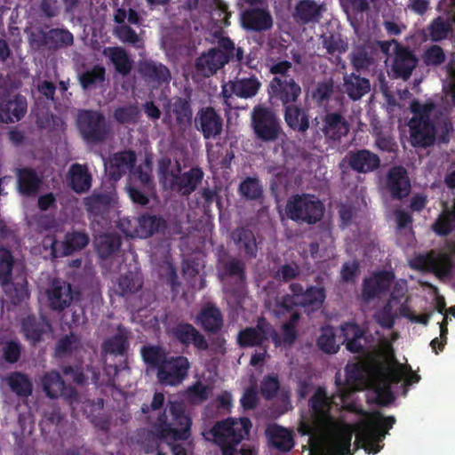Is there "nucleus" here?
I'll use <instances>...</instances> for the list:
<instances>
[{"instance_id":"nucleus-2","label":"nucleus","mask_w":455,"mask_h":455,"mask_svg":"<svg viewBox=\"0 0 455 455\" xmlns=\"http://www.w3.org/2000/svg\"><path fill=\"white\" fill-rule=\"evenodd\" d=\"M344 408L349 412L363 417V419L355 426L351 425L354 432H357L355 443L356 449L363 448L369 454L379 452L382 447L379 443L393 427L395 423V417L384 416L379 411L368 412L355 403H348Z\"/></svg>"},{"instance_id":"nucleus-39","label":"nucleus","mask_w":455,"mask_h":455,"mask_svg":"<svg viewBox=\"0 0 455 455\" xmlns=\"http://www.w3.org/2000/svg\"><path fill=\"white\" fill-rule=\"evenodd\" d=\"M103 54L109 59L116 71L123 76H127L132 69V60L127 52L120 46L106 47Z\"/></svg>"},{"instance_id":"nucleus-42","label":"nucleus","mask_w":455,"mask_h":455,"mask_svg":"<svg viewBox=\"0 0 455 455\" xmlns=\"http://www.w3.org/2000/svg\"><path fill=\"white\" fill-rule=\"evenodd\" d=\"M61 371L79 386L84 385L89 378L93 383H97L100 378V370L92 365H86L85 370L81 365H64Z\"/></svg>"},{"instance_id":"nucleus-22","label":"nucleus","mask_w":455,"mask_h":455,"mask_svg":"<svg viewBox=\"0 0 455 455\" xmlns=\"http://www.w3.org/2000/svg\"><path fill=\"white\" fill-rule=\"evenodd\" d=\"M172 334L175 339L185 347L193 345L200 351L209 349V343L205 337L191 323H179L172 329Z\"/></svg>"},{"instance_id":"nucleus-46","label":"nucleus","mask_w":455,"mask_h":455,"mask_svg":"<svg viewBox=\"0 0 455 455\" xmlns=\"http://www.w3.org/2000/svg\"><path fill=\"white\" fill-rule=\"evenodd\" d=\"M5 383L11 391L19 397L28 398L32 394L33 384L25 373L12 371L6 376Z\"/></svg>"},{"instance_id":"nucleus-44","label":"nucleus","mask_w":455,"mask_h":455,"mask_svg":"<svg viewBox=\"0 0 455 455\" xmlns=\"http://www.w3.org/2000/svg\"><path fill=\"white\" fill-rule=\"evenodd\" d=\"M172 112L175 117L178 127L185 131L192 124L193 111L189 99L178 97L172 104Z\"/></svg>"},{"instance_id":"nucleus-24","label":"nucleus","mask_w":455,"mask_h":455,"mask_svg":"<svg viewBox=\"0 0 455 455\" xmlns=\"http://www.w3.org/2000/svg\"><path fill=\"white\" fill-rule=\"evenodd\" d=\"M411 267L418 270L427 269L435 275H447L451 268V260L446 253H440L437 256H434L432 253L419 254L411 262Z\"/></svg>"},{"instance_id":"nucleus-31","label":"nucleus","mask_w":455,"mask_h":455,"mask_svg":"<svg viewBox=\"0 0 455 455\" xmlns=\"http://www.w3.org/2000/svg\"><path fill=\"white\" fill-rule=\"evenodd\" d=\"M218 275L221 280L233 278L236 284L243 286L246 283V265L238 258L229 257L220 263Z\"/></svg>"},{"instance_id":"nucleus-6","label":"nucleus","mask_w":455,"mask_h":455,"mask_svg":"<svg viewBox=\"0 0 455 455\" xmlns=\"http://www.w3.org/2000/svg\"><path fill=\"white\" fill-rule=\"evenodd\" d=\"M243 59V50L235 47L229 37L221 36L218 40V48H212L196 59V69L202 76L210 77L229 61L242 63Z\"/></svg>"},{"instance_id":"nucleus-4","label":"nucleus","mask_w":455,"mask_h":455,"mask_svg":"<svg viewBox=\"0 0 455 455\" xmlns=\"http://www.w3.org/2000/svg\"><path fill=\"white\" fill-rule=\"evenodd\" d=\"M410 108L413 115L408 123L411 146L419 148L433 146L436 140L435 124L431 119L435 104L432 102L420 103L418 100H413Z\"/></svg>"},{"instance_id":"nucleus-37","label":"nucleus","mask_w":455,"mask_h":455,"mask_svg":"<svg viewBox=\"0 0 455 455\" xmlns=\"http://www.w3.org/2000/svg\"><path fill=\"white\" fill-rule=\"evenodd\" d=\"M231 237L238 249L242 251L247 259L257 257L258 245L253 232L246 228L241 227L235 228Z\"/></svg>"},{"instance_id":"nucleus-55","label":"nucleus","mask_w":455,"mask_h":455,"mask_svg":"<svg viewBox=\"0 0 455 455\" xmlns=\"http://www.w3.org/2000/svg\"><path fill=\"white\" fill-rule=\"evenodd\" d=\"M96 250L101 259H108L121 246V238L116 234H106L96 239Z\"/></svg>"},{"instance_id":"nucleus-36","label":"nucleus","mask_w":455,"mask_h":455,"mask_svg":"<svg viewBox=\"0 0 455 455\" xmlns=\"http://www.w3.org/2000/svg\"><path fill=\"white\" fill-rule=\"evenodd\" d=\"M42 180L36 172L29 167L17 171L18 190L22 196H35L40 188Z\"/></svg>"},{"instance_id":"nucleus-58","label":"nucleus","mask_w":455,"mask_h":455,"mask_svg":"<svg viewBox=\"0 0 455 455\" xmlns=\"http://www.w3.org/2000/svg\"><path fill=\"white\" fill-rule=\"evenodd\" d=\"M106 80V69L101 65H95L79 76V83L84 90L91 89Z\"/></svg>"},{"instance_id":"nucleus-40","label":"nucleus","mask_w":455,"mask_h":455,"mask_svg":"<svg viewBox=\"0 0 455 455\" xmlns=\"http://www.w3.org/2000/svg\"><path fill=\"white\" fill-rule=\"evenodd\" d=\"M375 48L371 43L356 45L352 52L350 61L356 71L368 69L374 64Z\"/></svg>"},{"instance_id":"nucleus-11","label":"nucleus","mask_w":455,"mask_h":455,"mask_svg":"<svg viewBox=\"0 0 455 455\" xmlns=\"http://www.w3.org/2000/svg\"><path fill=\"white\" fill-rule=\"evenodd\" d=\"M260 87L261 83L255 75L247 77L236 76L222 85L220 95L223 103L232 108L231 100L234 95L241 99H251L258 94Z\"/></svg>"},{"instance_id":"nucleus-61","label":"nucleus","mask_w":455,"mask_h":455,"mask_svg":"<svg viewBox=\"0 0 455 455\" xmlns=\"http://www.w3.org/2000/svg\"><path fill=\"white\" fill-rule=\"evenodd\" d=\"M266 339L258 333L252 327H246L241 330L237 336V343L241 347H260Z\"/></svg>"},{"instance_id":"nucleus-63","label":"nucleus","mask_w":455,"mask_h":455,"mask_svg":"<svg viewBox=\"0 0 455 455\" xmlns=\"http://www.w3.org/2000/svg\"><path fill=\"white\" fill-rule=\"evenodd\" d=\"M431 40L438 42L445 39L451 31V25L442 17L435 18L428 27Z\"/></svg>"},{"instance_id":"nucleus-23","label":"nucleus","mask_w":455,"mask_h":455,"mask_svg":"<svg viewBox=\"0 0 455 455\" xmlns=\"http://www.w3.org/2000/svg\"><path fill=\"white\" fill-rule=\"evenodd\" d=\"M49 307L55 311H63L73 300L72 286L61 280H53L46 291Z\"/></svg>"},{"instance_id":"nucleus-13","label":"nucleus","mask_w":455,"mask_h":455,"mask_svg":"<svg viewBox=\"0 0 455 455\" xmlns=\"http://www.w3.org/2000/svg\"><path fill=\"white\" fill-rule=\"evenodd\" d=\"M386 188L393 200H403L411 191L407 170L402 165L391 167L386 176Z\"/></svg>"},{"instance_id":"nucleus-8","label":"nucleus","mask_w":455,"mask_h":455,"mask_svg":"<svg viewBox=\"0 0 455 455\" xmlns=\"http://www.w3.org/2000/svg\"><path fill=\"white\" fill-rule=\"evenodd\" d=\"M251 120L255 139L260 142H275L283 132L281 120L270 108L261 105L255 106Z\"/></svg>"},{"instance_id":"nucleus-57","label":"nucleus","mask_w":455,"mask_h":455,"mask_svg":"<svg viewBox=\"0 0 455 455\" xmlns=\"http://www.w3.org/2000/svg\"><path fill=\"white\" fill-rule=\"evenodd\" d=\"M240 196L247 200H259L263 197V188L256 177H247L239 185Z\"/></svg>"},{"instance_id":"nucleus-15","label":"nucleus","mask_w":455,"mask_h":455,"mask_svg":"<svg viewBox=\"0 0 455 455\" xmlns=\"http://www.w3.org/2000/svg\"><path fill=\"white\" fill-rule=\"evenodd\" d=\"M241 25L251 32H265L273 28V17L266 8L249 7L241 12Z\"/></svg>"},{"instance_id":"nucleus-14","label":"nucleus","mask_w":455,"mask_h":455,"mask_svg":"<svg viewBox=\"0 0 455 455\" xmlns=\"http://www.w3.org/2000/svg\"><path fill=\"white\" fill-rule=\"evenodd\" d=\"M178 172H180V166L178 167ZM204 176V173L202 168L198 166L192 167L182 173L172 172L170 187L172 190L177 192L179 195L182 196H189L202 183Z\"/></svg>"},{"instance_id":"nucleus-41","label":"nucleus","mask_w":455,"mask_h":455,"mask_svg":"<svg viewBox=\"0 0 455 455\" xmlns=\"http://www.w3.org/2000/svg\"><path fill=\"white\" fill-rule=\"evenodd\" d=\"M49 326L44 318H37L33 315H29L21 320V331L25 338L34 344L42 339L43 334Z\"/></svg>"},{"instance_id":"nucleus-45","label":"nucleus","mask_w":455,"mask_h":455,"mask_svg":"<svg viewBox=\"0 0 455 455\" xmlns=\"http://www.w3.org/2000/svg\"><path fill=\"white\" fill-rule=\"evenodd\" d=\"M326 299V291L323 287L311 285L307 287L300 299V307L305 309L307 314L319 310Z\"/></svg>"},{"instance_id":"nucleus-62","label":"nucleus","mask_w":455,"mask_h":455,"mask_svg":"<svg viewBox=\"0 0 455 455\" xmlns=\"http://www.w3.org/2000/svg\"><path fill=\"white\" fill-rule=\"evenodd\" d=\"M446 60L443 48L437 44L427 47L422 55V60L427 67H437L442 65Z\"/></svg>"},{"instance_id":"nucleus-25","label":"nucleus","mask_w":455,"mask_h":455,"mask_svg":"<svg viewBox=\"0 0 455 455\" xmlns=\"http://www.w3.org/2000/svg\"><path fill=\"white\" fill-rule=\"evenodd\" d=\"M139 72L143 79L156 87L167 84L172 79L170 69L161 62L145 60L139 65Z\"/></svg>"},{"instance_id":"nucleus-28","label":"nucleus","mask_w":455,"mask_h":455,"mask_svg":"<svg viewBox=\"0 0 455 455\" xmlns=\"http://www.w3.org/2000/svg\"><path fill=\"white\" fill-rule=\"evenodd\" d=\"M283 108L285 124L290 129L300 133H305L308 130V111L301 104L293 103Z\"/></svg>"},{"instance_id":"nucleus-5","label":"nucleus","mask_w":455,"mask_h":455,"mask_svg":"<svg viewBox=\"0 0 455 455\" xmlns=\"http://www.w3.org/2000/svg\"><path fill=\"white\" fill-rule=\"evenodd\" d=\"M251 427V422L246 417L239 419L228 418L217 421L208 434L220 447L222 455H235L238 444L249 435Z\"/></svg>"},{"instance_id":"nucleus-38","label":"nucleus","mask_w":455,"mask_h":455,"mask_svg":"<svg viewBox=\"0 0 455 455\" xmlns=\"http://www.w3.org/2000/svg\"><path fill=\"white\" fill-rule=\"evenodd\" d=\"M344 91L352 100H358L371 90L370 80L355 73L347 74L343 77Z\"/></svg>"},{"instance_id":"nucleus-60","label":"nucleus","mask_w":455,"mask_h":455,"mask_svg":"<svg viewBox=\"0 0 455 455\" xmlns=\"http://www.w3.org/2000/svg\"><path fill=\"white\" fill-rule=\"evenodd\" d=\"M140 116V109L137 105L130 104L124 107H118L114 110V119L121 124H135Z\"/></svg>"},{"instance_id":"nucleus-17","label":"nucleus","mask_w":455,"mask_h":455,"mask_svg":"<svg viewBox=\"0 0 455 455\" xmlns=\"http://www.w3.org/2000/svg\"><path fill=\"white\" fill-rule=\"evenodd\" d=\"M394 53L392 64L394 76L407 81L418 66L419 60L412 50L400 44H396Z\"/></svg>"},{"instance_id":"nucleus-51","label":"nucleus","mask_w":455,"mask_h":455,"mask_svg":"<svg viewBox=\"0 0 455 455\" xmlns=\"http://www.w3.org/2000/svg\"><path fill=\"white\" fill-rule=\"evenodd\" d=\"M1 286L11 303L14 306L20 305L29 298V291L26 276L21 277L20 281H9L8 283Z\"/></svg>"},{"instance_id":"nucleus-52","label":"nucleus","mask_w":455,"mask_h":455,"mask_svg":"<svg viewBox=\"0 0 455 455\" xmlns=\"http://www.w3.org/2000/svg\"><path fill=\"white\" fill-rule=\"evenodd\" d=\"M102 353L124 355L129 347L128 335L125 330L118 328V332L102 343Z\"/></svg>"},{"instance_id":"nucleus-59","label":"nucleus","mask_w":455,"mask_h":455,"mask_svg":"<svg viewBox=\"0 0 455 455\" xmlns=\"http://www.w3.org/2000/svg\"><path fill=\"white\" fill-rule=\"evenodd\" d=\"M14 257L12 251L0 247V285H4L12 279V269L14 267Z\"/></svg>"},{"instance_id":"nucleus-48","label":"nucleus","mask_w":455,"mask_h":455,"mask_svg":"<svg viewBox=\"0 0 455 455\" xmlns=\"http://www.w3.org/2000/svg\"><path fill=\"white\" fill-rule=\"evenodd\" d=\"M138 225L135 228V235L141 238H148L153 234L164 228L165 221L162 217L156 215L143 214L137 220Z\"/></svg>"},{"instance_id":"nucleus-64","label":"nucleus","mask_w":455,"mask_h":455,"mask_svg":"<svg viewBox=\"0 0 455 455\" xmlns=\"http://www.w3.org/2000/svg\"><path fill=\"white\" fill-rule=\"evenodd\" d=\"M115 36L123 43L130 44L137 48L141 39L136 31L128 25H120L115 28Z\"/></svg>"},{"instance_id":"nucleus-16","label":"nucleus","mask_w":455,"mask_h":455,"mask_svg":"<svg viewBox=\"0 0 455 455\" xmlns=\"http://www.w3.org/2000/svg\"><path fill=\"white\" fill-rule=\"evenodd\" d=\"M27 99L16 94L11 97L9 94L0 95V123L12 124L19 122L27 113Z\"/></svg>"},{"instance_id":"nucleus-10","label":"nucleus","mask_w":455,"mask_h":455,"mask_svg":"<svg viewBox=\"0 0 455 455\" xmlns=\"http://www.w3.org/2000/svg\"><path fill=\"white\" fill-rule=\"evenodd\" d=\"M270 103L285 108L297 103L301 95V87L294 78H272L267 85Z\"/></svg>"},{"instance_id":"nucleus-29","label":"nucleus","mask_w":455,"mask_h":455,"mask_svg":"<svg viewBox=\"0 0 455 455\" xmlns=\"http://www.w3.org/2000/svg\"><path fill=\"white\" fill-rule=\"evenodd\" d=\"M142 286V274L137 267H134L133 269L128 270L118 277L114 290L117 295L125 297L138 292Z\"/></svg>"},{"instance_id":"nucleus-18","label":"nucleus","mask_w":455,"mask_h":455,"mask_svg":"<svg viewBox=\"0 0 455 455\" xmlns=\"http://www.w3.org/2000/svg\"><path fill=\"white\" fill-rule=\"evenodd\" d=\"M395 279L390 271H379L372 276L365 278L363 283L362 297L365 301H371L386 294Z\"/></svg>"},{"instance_id":"nucleus-7","label":"nucleus","mask_w":455,"mask_h":455,"mask_svg":"<svg viewBox=\"0 0 455 455\" xmlns=\"http://www.w3.org/2000/svg\"><path fill=\"white\" fill-rule=\"evenodd\" d=\"M325 207L323 202L310 194H297L291 196L286 204L287 217L299 224L315 225L323 217Z\"/></svg>"},{"instance_id":"nucleus-3","label":"nucleus","mask_w":455,"mask_h":455,"mask_svg":"<svg viewBox=\"0 0 455 455\" xmlns=\"http://www.w3.org/2000/svg\"><path fill=\"white\" fill-rule=\"evenodd\" d=\"M169 411L172 421H167L165 411L161 412L151 431L158 439L166 441H186L191 436V418L185 413V406L181 402H170Z\"/></svg>"},{"instance_id":"nucleus-34","label":"nucleus","mask_w":455,"mask_h":455,"mask_svg":"<svg viewBox=\"0 0 455 455\" xmlns=\"http://www.w3.org/2000/svg\"><path fill=\"white\" fill-rule=\"evenodd\" d=\"M134 151L124 150L114 154L109 164V176L114 180H118L128 171H131L136 163Z\"/></svg>"},{"instance_id":"nucleus-35","label":"nucleus","mask_w":455,"mask_h":455,"mask_svg":"<svg viewBox=\"0 0 455 455\" xmlns=\"http://www.w3.org/2000/svg\"><path fill=\"white\" fill-rule=\"evenodd\" d=\"M341 334L344 337L346 348L351 353H363L364 346L362 340L364 339L365 331L356 323L348 322L341 325Z\"/></svg>"},{"instance_id":"nucleus-53","label":"nucleus","mask_w":455,"mask_h":455,"mask_svg":"<svg viewBox=\"0 0 455 455\" xmlns=\"http://www.w3.org/2000/svg\"><path fill=\"white\" fill-rule=\"evenodd\" d=\"M433 231L441 236H446L455 229V204L451 209L445 207L432 225Z\"/></svg>"},{"instance_id":"nucleus-9","label":"nucleus","mask_w":455,"mask_h":455,"mask_svg":"<svg viewBox=\"0 0 455 455\" xmlns=\"http://www.w3.org/2000/svg\"><path fill=\"white\" fill-rule=\"evenodd\" d=\"M78 127L83 138L90 143L103 142L110 132L104 115L97 110H82L78 115Z\"/></svg>"},{"instance_id":"nucleus-26","label":"nucleus","mask_w":455,"mask_h":455,"mask_svg":"<svg viewBox=\"0 0 455 455\" xmlns=\"http://www.w3.org/2000/svg\"><path fill=\"white\" fill-rule=\"evenodd\" d=\"M347 158L349 167L358 173L371 172L380 166L379 156L365 148L349 151Z\"/></svg>"},{"instance_id":"nucleus-19","label":"nucleus","mask_w":455,"mask_h":455,"mask_svg":"<svg viewBox=\"0 0 455 455\" xmlns=\"http://www.w3.org/2000/svg\"><path fill=\"white\" fill-rule=\"evenodd\" d=\"M319 130L327 143H335L340 141L341 138L348 133L349 124L339 112L327 113L323 117Z\"/></svg>"},{"instance_id":"nucleus-43","label":"nucleus","mask_w":455,"mask_h":455,"mask_svg":"<svg viewBox=\"0 0 455 455\" xmlns=\"http://www.w3.org/2000/svg\"><path fill=\"white\" fill-rule=\"evenodd\" d=\"M69 186L78 194L88 191L92 186V176L85 165L74 164L69 170Z\"/></svg>"},{"instance_id":"nucleus-32","label":"nucleus","mask_w":455,"mask_h":455,"mask_svg":"<svg viewBox=\"0 0 455 455\" xmlns=\"http://www.w3.org/2000/svg\"><path fill=\"white\" fill-rule=\"evenodd\" d=\"M114 197L111 193H96L93 192L91 196L84 199V205L86 212L94 217L105 218L108 214Z\"/></svg>"},{"instance_id":"nucleus-21","label":"nucleus","mask_w":455,"mask_h":455,"mask_svg":"<svg viewBox=\"0 0 455 455\" xmlns=\"http://www.w3.org/2000/svg\"><path fill=\"white\" fill-rule=\"evenodd\" d=\"M89 243V236L85 232L72 231L65 235L63 242L54 240L52 243V255L54 258L65 257L81 251Z\"/></svg>"},{"instance_id":"nucleus-49","label":"nucleus","mask_w":455,"mask_h":455,"mask_svg":"<svg viewBox=\"0 0 455 455\" xmlns=\"http://www.w3.org/2000/svg\"><path fill=\"white\" fill-rule=\"evenodd\" d=\"M140 355L145 364L157 371L168 357L166 349L158 345H144L140 348Z\"/></svg>"},{"instance_id":"nucleus-30","label":"nucleus","mask_w":455,"mask_h":455,"mask_svg":"<svg viewBox=\"0 0 455 455\" xmlns=\"http://www.w3.org/2000/svg\"><path fill=\"white\" fill-rule=\"evenodd\" d=\"M223 322L221 311L213 304L204 307L196 317V323L210 334L218 333L223 327Z\"/></svg>"},{"instance_id":"nucleus-47","label":"nucleus","mask_w":455,"mask_h":455,"mask_svg":"<svg viewBox=\"0 0 455 455\" xmlns=\"http://www.w3.org/2000/svg\"><path fill=\"white\" fill-rule=\"evenodd\" d=\"M42 43L50 49L70 46L74 43L73 34L66 28H51L43 34Z\"/></svg>"},{"instance_id":"nucleus-54","label":"nucleus","mask_w":455,"mask_h":455,"mask_svg":"<svg viewBox=\"0 0 455 455\" xmlns=\"http://www.w3.org/2000/svg\"><path fill=\"white\" fill-rule=\"evenodd\" d=\"M269 443L281 451H289L294 443L289 431L280 426H275L268 430Z\"/></svg>"},{"instance_id":"nucleus-50","label":"nucleus","mask_w":455,"mask_h":455,"mask_svg":"<svg viewBox=\"0 0 455 455\" xmlns=\"http://www.w3.org/2000/svg\"><path fill=\"white\" fill-rule=\"evenodd\" d=\"M405 365L395 362V365H387L381 369L382 375L387 382V386L379 392V395H384L389 401L394 399L390 390L391 384H398L405 375Z\"/></svg>"},{"instance_id":"nucleus-1","label":"nucleus","mask_w":455,"mask_h":455,"mask_svg":"<svg viewBox=\"0 0 455 455\" xmlns=\"http://www.w3.org/2000/svg\"><path fill=\"white\" fill-rule=\"evenodd\" d=\"M332 397L324 387H318L308 399L310 418L301 420L298 428L301 435L316 438L323 443L312 455H353L351 441L354 428L351 424L337 419L331 414Z\"/></svg>"},{"instance_id":"nucleus-20","label":"nucleus","mask_w":455,"mask_h":455,"mask_svg":"<svg viewBox=\"0 0 455 455\" xmlns=\"http://www.w3.org/2000/svg\"><path fill=\"white\" fill-rule=\"evenodd\" d=\"M44 391L50 398L64 397L72 403L77 399L76 388L67 386L58 371H52L44 375L42 379Z\"/></svg>"},{"instance_id":"nucleus-33","label":"nucleus","mask_w":455,"mask_h":455,"mask_svg":"<svg viewBox=\"0 0 455 455\" xmlns=\"http://www.w3.org/2000/svg\"><path fill=\"white\" fill-rule=\"evenodd\" d=\"M323 8L314 0H300L294 9V19L304 25L318 23Z\"/></svg>"},{"instance_id":"nucleus-27","label":"nucleus","mask_w":455,"mask_h":455,"mask_svg":"<svg viewBox=\"0 0 455 455\" xmlns=\"http://www.w3.org/2000/svg\"><path fill=\"white\" fill-rule=\"evenodd\" d=\"M198 130L206 140L214 139L222 132L223 120L212 107L203 108L198 114Z\"/></svg>"},{"instance_id":"nucleus-12","label":"nucleus","mask_w":455,"mask_h":455,"mask_svg":"<svg viewBox=\"0 0 455 455\" xmlns=\"http://www.w3.org/2000/svg\"><path fill=\"white\" fill-rule=\"evenodd\" d=\"M189 369L190 363L186 356H168L156 377L163 385L178 386L188 377Z\"/></svg>"},{"instance_id":"nucleus-56","label":"nucleus","mask_w":455,"mask_h":455,"mask_svg":"<svg viewBox=\"0 0 455 455\" xmlns=\"http://www.w3.org/2000/svg\"><path fill=\"white\" fill-rule=\"evenodd\" d=\"M322 44L329 55H341L348 49V44L339 33H328L321 36Z\"/></svg>"}]
</instances>
